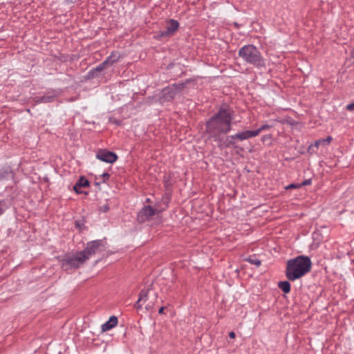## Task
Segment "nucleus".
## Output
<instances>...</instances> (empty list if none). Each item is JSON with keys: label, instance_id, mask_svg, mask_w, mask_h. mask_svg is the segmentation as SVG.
<instances>
[{"label": "nucleus", "instance_id": "25", "mask_svg": "<svg viewBox=\"0 0 354 354\" xmlns=\"http://www.w3.org/2000/svg\"><path fill=\"white\" fill-rule=\"evenodd\" d=\"M75 225L77 227L82 229V227L84 225L82 221H77L75 222Z\"/></svg>", "mask_w": 354, "mask_h": 354}, {"label": "nucleus", "instance_id": "20", "mask_svg": "<svg viewBox=\"0 0 354 354\" xmlns=\"http://www.w3.org/2000/svg\"><path fill=\"white\" fill-rule=\"evenodd\" d=\"M272 127V126L268 124H263L258 129L255 130V131H257V136L263 131L269 129Z\"/></svg>", "mask_w": 354, "mask_h": 354}, {"label": "nucleus", "instance_id": "28", "mask_svg": "<svg viewBox=\"0 0 354 354\" xmlns=\"http://www.w3.org/2000/svg\"><path fill=\"white\" fill-rule=\"evenodd\" d=\"M164 309H165V308H164V307H161V308L159 309V310H158V313H159V314H162V313H163V312H164Z\"/></svg>", "mask_w": 354, "mask_h": 354}, {"label": "nucleus", "instance_id": "12", "mask_svg": "<svg viewBox=\"0 0 354 354\" xmlns=\"http://www.w3.org/2000/svg\"><path fill=\"white\" fill-rule=\"evenodd\" d=\"M256 136H257V131H255V130L241 131L234 135V137H236V139L240 140H247Z\"/></svg>", "mask_w": 354, "mask_h": 354}, {"label": "nucleus", "instance_id": "4", "mask_svg": "<svg viewBox=\"0 0 354 354\" xmlns=\"http://www.w3.org/2000/svg\"><path fill=\"white\" fill-rule=\"evenodd\" d=\"M88 259L82 251L68 254L62 260V266L65 270L78 268Z\"/></svg>", "mask_w": 354, "mask_h": 354}, {"label": "nucleus", "instance_id": "8", "mask_svg": "<svg viewBox=\"0 0 354 354\" xmlns=\"http://www.w3.org/2000/svg\"><path fill=\"white\" fill-rule=\"evenodd\" d=\"M96 158L98 160L107 163H113L116 161L118 156L113 152L106 150H100L97 153Z\"/></svg>", "mask_w": 354, "mask_h": 354}, {"label": "nucleus", "instance_id": "32", "mask_svg": "<svg viewBox=\"0 0 354 354\" xmlns=\"http://www.w3.org/2000/svg\"><path fill=\"white\" fill-rule=\"evenodd\" d=\"M58 354H62V353H61V352H59V353H58Z\"/></svg>", "mask_w": 354, "mask_h": 354}, {"label": "nucleus", "instance_id": "27", "mask_svg": "<svg viewBox=\"0 0 354 354\" xmlns=\"http://www.w3.org/2000/svg\"><path fill=\"white\" fill-rule=\"evenodd\" d=\"M109 209V206H108V205H104V206H103V211H104V212H106V211H108Z\"/></svg>", "mask_w": 354, "mask_h": 354}, {"label": "nucleus", "instance_id": "16", "mask_svg": "<svg viewBox=\"0 0 354 354\" xmlns=\"http://www.w3.org/2000/svg\"><path fill=\"white\" fill-rule=\"evenodd\" d=\"M236 139V137H234V135L227 136L222 143L220 144L221 147H229L230 145H234V140Z\"/></svg>", "mask_w": 354, "mask_h": 354}, {"label": "nucleus", "instance_id": "2", "mask_svg": "<svg viewBox=\"0 0 354 354\" xmlns=\"http://www.w3.org/2000/svg\"><path fill=\"white\" fill-rule=\"evenodd\" d=\"M311 268V261L306 256H298L287 261L286 276L290 281L298 279L307 274Z\"/></svg>", "mask_w": 354, "mask_h": 354}, {"label": "nucleus", "instance_id": "10", "mask_svg": "<svg viewBox=\"0 0 354 354\" xmlns=\"http://www.w3.org/2000/svg\"><path fill=\"white\" fill-rule=\"evenodd\" d=\"M179 28V23L175 19H169L167 22L166 30L160 32V37H167L174 33Z\"/></svg>", "mask_w": 354, "mask_h": 354}, {"label": "nucleus", "instance_id": "22", "mask_svg": "<svg viewBox=\"0 0 354 354\" xmlns=\"http://www.w3.org/2000/svg\"><path fill=\"white\" fill-rule=\"evenodd\" d=\"M311 183H312L311 179H306L304 181H303L301 183H299V185H301V187L302 186L309 185Z\"/></svg>", "mask_w": 354, "mask_h": 354}, {"label": "nucleus", "instance_id": "24", "mask_svg": "<svg viewBox=\"0 0 354 354\" xmlns=\"http://www.w3.org/2000/svg\"><path fill=\"white\" fill-rule=\"evenodd\" d=\"M109 176H110V175L106 172H104L102 174V177L104 181H105L106 179H108L109 178Z\"/></svg>", "mask_w": 354, "mask_h": 354}, {"label": "nucleus", "instance_id": "6", "mask_svg": "<svg viewBox=\"0 0 354 354\" xmlns=\"http://www.w3.org/2000/svg\"><path fill=\"white\" fill-rule=\"evenodd\" d=\"M104 248L103 241L101 240H95L90 241L87 243L86 248L82 250L86 256H88V259L91 257V255L101 252Z\"/></svg>", "mask_w": 354, "mask_h": 354}, {"label": "nucleus", "instance_id": "9", "mask_svg": "<svg viewBox=\"0 0 354 354\" xmlns=\"http://www.w3.org/2000/svg\"><path fill=\"white\" fill-rule=\"evenodd\" d=\"M156 213V209L150 205H146L139 212L138 219L140 222H145L149 220L152 216Z\"/></svg>", "mask_w": 354, "mask_h": 354}, {"label": "nucleus", "instance_id": "13", "mask_svg": "<svg viewBox=\"0 0 354 354\" xmlns=\"http://www.w3.org/2000/svg\"><path fill=\"white\" fill-rule=\"evenodd\" d=\"M118 324V318L116 316H111L107 322L101 326L102 330L106 332L115 327Z\"/></svg>", "mask_w": 354, "mask_h": 354}, {"label": "nucleus", "instance_id": "14", "mask_svg": "<svg viewBox=\"0 0 354 354\" xmlns=\"http://www.w3.org/2000/svg\"><path fill=\"white\" fill-rule=\"evenodd\" d=\"M89 185L88 181L84 177H80L78 181L75 183L73 187V189L77 194H82L83 192L82 190V187H86Z\"/></svg>", "mask_w": 354, "mask_h": 354}, {"label": "nucleus", "instance_id": "21", "mask_svg": "<svg viewBox=\"0 0 354 354\" xmlns=\"http://www.w3.org/2000/svg\"><path fill=\"white\" fill-rule=\"evenodd\" d=\"M301 187V185H299V183H292L289 185H288L287 187H286V189H296V188H300Z\"/></svg>", "mask_w": 354, "mask_h": 354}, {"label": "nucleus", "instance_id": "29", "mask_svg": "<svg viewBox=\"0 0 354 354\" xmlns=\"http://www.w3.org/2000/svg\"><path fill=\"white\" fill-rule=\"evenodd\" d=\"M151 306H150L149 304H147V305L146 306V309H147V310H149V309H151Z\"/></svg>", "mask_w": 354, "mask_h": 354}, {"label": "nucleus", "instance_id": "3", "mask_svg": "<svg viewBox=\"0 0 354 354\" xmlns=\"http://www.w3.org/2000/svg\"><path fill=\"white\" fill-rule=\"evenodd\" d=\"M239 56L245 63L257 68L266 66L265 60L258 48L252 45L248 44L241 47L239 50Z\"/></svg>", "mask_w": 354, "mask_h": 354}, {"label": "nucleus", "instance_id": "19", "mask_svg": "<svg viewBox=\"0 0 354 354\" xmlns=\"http://www.w3.org/2000/svg\"><path fill=\"white\" fill-rule=\"evenodd\" d=\"M8 207V203L6 201H0V215Z\"/></svg>", "mask_w": 354, "mask_h": 354}, {"label": "nucleus", "instance_id": "17", "mask_svg": "<svg viewBox=\"0 0 354 354\" xmlns=\"http://www.w3.org/2000/svg\"><path fill=\"white\" fill-rule=\"evenodd\" d=\"M278 286L285 293L290 291V284L288 281H279Z\"/></svg>", "mask_w": 354, "mask_h": 354}, {"label": "nucleus", "instance_id": "18", "mask_svg": "<svg viewBox=\"0 0 354 354\" xmlns=\"http://www.w3.org/2000/svg\"><path fill=\"white\" fill-rule=\"evenodd\" d=\"M245 261L257 267L261 265V261L254 255L250 256L245 259Z\"/></svg>", "mask_w": 354, "mask_h": 354}, {"label": "nucleus", "instance_id": "23", "mask_svg": "<svg viewBox=\"0 0 354 354\" xmlns=\"http://www.w3.org/2000/svg\"><path fill=\"white\" fill-rule=\"evenodd\" d=\"M346 109L348 111H354V102L352 103L348 104L346 106Z\"/></svg>", "mask_w": 354, "mask_h": 354}, {"label": "nucleus", "instance_id": "11", "mask_svg": "<svg viewBox=\"0 0 354 354\" xmlns=\"http://www.w3.org/2000/svg\"><path fill=\"white\" fill-rule=\"evenodd\" d=\"M332 139L333 138L331 136H328L325 139L317 140L314 144H312L309 146L308 150L312 153H316L315 148H318L320 145H328L330 143Z\"/></svg>", "mask_w": 354, "mask_h": 354}, {"label": "nucleus", "instance_id": "31", "mask_svg": "<svg viewBox=\"0 0 354 354\" xmlns=\"http://www.w3.org/2000/svg\"><path fill=\"white\" fill-rule=\"evenodd\" d=\"M146 201L147 202H150V199L149 198H147Z\"/></svg>", "mask_w": 354, "mask_h": 354}, {"label": "nucleus", "instance_id": "26", "mask_svg": "<svg viewBox=\"0 0 354 354\" xmlns=\"http://www.w3.org/2000/svg\"><path fill=\"white\" fill-rule=\"evenodd\" d=\"M235 336H236L235 333H234V332H233V331H232V332H230V333H229V337H230V338L234 339V338L235 337Z\"/></svg>", "mask_w": 354, "mask_h": 354}, {"label": "nucleus", "instance_id": "1", "mask_svg": "<svg viewBox=\"0 0 354 354\" xmlns=\"http://www.w3.org/2000/svg\"><path fill=\"white\" fill-rule=\"evenodd\" d=\"M232 113L228 108L221 107L218 111L206 122V131L209 138L220 141L222 135L231 130Z\"/></svg>", "mask_w": 354, "mask_h": 354}, {"label": "nucleus", "instance_id": "15", "mask_svg": "<svg viewBox=\"0 0 354 354\" xmlns=\"http://www.w3.org/2000/svg\"><path fill=\"white\" fill-rule=\"evenodd\" d=\"M148 299V291L142 290L140 294V297L135 304L134 307L137 310H140L142 308V303L145 302Z\"/></svg>", "mask_w": 354, "mask_h": 354}, {"label": "nucleus", "instance_id": "30", "mask_svg": "<svg viewBox=\"0 0 354 354\" xmlns=\"http://www.w3.org/2000/svg\"><path fill=\"white\" fill-rule=\"evenodd\" d=\"M66 3H73V0H65Z\"/></svg>", "mask_w": 354, "mask_h": 354}, {"label": "nucleus", "instance_id": "5", "mask_svg": "<svg viewBox=\"0 0 354 354\" xmlns=\"http://www.w3.org/2000/svg\"><path fill=\"white\" fill-rule=\"evenodd\" d=\"M119 58H120V55L118 53H111V55H109V57H107L106 59L103 62H102L100 64H99L95 68L92 69L89 72V74L92 77L96 76V73L102 71L107 66H111L112 64H113L114 63L118 62Z\"/></svg>", "mask_w": 354, "mask_h": 354}, {"label": "nucleus", "instance_id": "7", "mask_svg": "<svg viewBox=\"0 0 354 354\" xmlns=\"http://www.w3.org/2000/svg\"><path fill=\"white\" fill-rule=\"evenodd\" d=\"M60 94L59 90L48 91L44 95L41 97H35L34 101L36 104L48 103L54 101L55 97Z\"/></svg>", "mask_w": 354, "mask_h": 354}]
</instances>
